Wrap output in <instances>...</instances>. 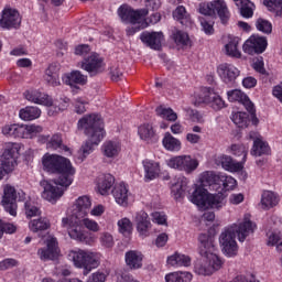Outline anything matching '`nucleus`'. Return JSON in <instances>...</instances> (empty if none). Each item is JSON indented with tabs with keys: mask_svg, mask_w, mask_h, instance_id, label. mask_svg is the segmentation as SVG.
I'll use <instances>...</instances> for the list:
<instances>
[{
	"mask_svg": "<svg viewBox=\"0 0 282 282\" xmlns=\"http://www.w3.org/2000/svg\"><path fill=\"white\" fill-rule=\"evenodd\" d=\"M167 263L169 265H184L185 268H188V265H191V257L182 253H174L167 258Z\"/></svg>",
	"mask_w": 282,
	"mask_h": 282,
	"instance_id": "nucleus-43",
	"label": "nucleus"
},
{
	"mask_svg": "<svg viewBox=\"0 0 282 282\" xmlns=\"http://www.w3.org/2000/svg\"><path fill=\"white\" fill-rule=\"evenodd\" d=\"M220 164L225 171H230L231 173H237V171H241L243 169V163L236 162L228 155H223L220 158Z\"/></svg>",
	"mask_w": 282,
	"mask_h": 282,
	"instance_id": "nucleus-36",
	"label": "nucleus"
},
{
	"mask_svg": "<svg viewBox=\"0 0 282 282\" xmlns=\"http://www.w3.org/2000/svg\"><path fill=\"white\" fill-rule=\"evenodd\" d=\"M166 282H191L193 281V273L188 271L172 272L165 275Z\"/></svg>",
	"mask_w": 282,
	"mask_h": 282,
	"instance_id": "nucleus-38",
	"label": "nucleus"
},
{
	"mask_svg": "<svg viewBox=\"0 0 282 282\" xmlns=\"http://www.w3.org/2000/svg\"><path fill=\"white\" fill-rule=\"evenodd\" d=\"M268 47V40L263 36L252 35L243 44L242 50L245 54L254 56V54H263Z\"/></svg>",
	"mask_w": 282,
	"mask_h": 282,
	"instance_id": "nucleus-15",
	"label": "nucleus"
},
{
	"mask_svg": "<svg viewBox=\"0 0 282 282\" xmlns=\"http://www.w3.org/2000/svg\"><path fill=\"white\" fill-rule=\"evenodd\" d=\"M75 268H82L84 276H87L91 270H96L100 265V253L78 250L72 251L69 254Z\"/></svg>",
	"mask_w": 282,
	"mask_h": 282,
	"instance_id": "nucleus-6",
	"label": "nucleus"
},
{
	"mask_svg": "<svg viewBox=\"0 0 282 282\" xmlns=\"http://www.w3.org/2000/svg\"><path fill=\"white\" fill-rule=\"evenodd\" d=\"M3 135L9 138H24L25 139V124H7L2 128Z\"/></svg>",
	"mask_w": 282,
	"mask_h": 282,
	"instance_id": "nucleus-28",
	"label": "nucleus"
},
{
	"mask_svg": "<svg viewBox=\"0 0 282 282\" xmlns=\"http://www.w3.org/2000/svg\"><path fill=\"white\" fill-rule=\"evenodd\" d=\"M199 102L204 105H209L214 111H219L226 107V102L217 93L213 91L210 88H205L199 95Z\"/></svg>",
	"mask_w": 282,
	"mask_h": 282,
	"instance_id": "nucleus-16",
	"label": "nucleus"
},
{
	"mask_svg": "<svg viewBox=\"0 0 282 282\" xmlns=\"http://www.w3.org/2000/svg\"><path fill=\"white\" fill-rule=\"evenodd\" d=\"M44 142H47V149H53L54 151H69V148L67 145L63 144V138L61 134H54L51 139L50 135L44 137Z\"/></svg>",
	"mask_w": 282,
	"mask_h": 282,
	"instance_id": "nucleus-37",
	"label": "nucleus"
},
{
	"mask_svg": "<svg viewBox=\"0 0 282 282\" xmlns=\"http://www.w3.org/2000/svg\"><path fill=\"white\" fill-rule=\"evenodd\" d=\"M76 219H79L82 223V226L86 228L87 230H90V232H99L100 231V225L96 223V220L85 217H77Z\"/></svg>",
	"mask_w": 282,
	"mask_h": 282,
	"instance_id": "nucleus-54",
	"label": "nucleus"
},
{
	"mask_svg": "<svg viewBox=\"0 0 282 282\" xmlns=\"http://www.w3.org/2000/svg\"><path fill=\"white\" fill-rule=\"evenodd\" d=\"M138 133L141 138V140H144V142H148V144H155L160 138L155 133V130L153 129V126L145 123L139 127Z\"/></svg>",
	"mask_w": 282,
	"mask_h": 282,
	"instance_id": "nucleus-25",
	"label": "nucleus"
},
{
	"mask_svg": "<svg viewBox=\"0 0 282 282\" xmlns=\"http://www.w3.org/2000/svg\"><path fill=\"white\" fill-rule=\"evenodd\" d=\"M221 174H217L213 171L204 172L200 175V186L206 188V186H219Z\"/></svg>",
	"mask_w": 282,
	"mask_h": 282,
	"instance_id": "nucleus-30",
	"label": "nucleus"
},
{
	"mask_svg": "<svg viewBox=\"0 0 282 282\" xmlns=\"http://www.w3.org/2000/svg\"><path fill=\"white\" fill-rule=\"evenodd\" d=\"M188 184V181L186 177H178L177 182L172 184L171 187V194L174 199H182L184 198V193L186 191V186Z\"/></svg>",
	"mask_w": 282,
	"mask_h": 282,
	"instance_id": "nucleus-32",
	"label": "nucleus"
},
{
	"mask_svg": "<svg viewBox=\"0 0 282 282\" xmlns=\"http://www.w3.org/2000/svg\"><path fill=\"white\" fill-rule=\"evenodd\" d=\"M116 184V178L111 174L104 175L98 182V191L100 195H109L111 188Z\"/></svg>",
	"mask_w": 282,
	"mask_h": 282,
	"instance_id": "nucleus-34",
	"label": "nucleus"
},
{
	"mask_svg": "<svg viewBox=\"0 0 282 282\" xmlns=\"http://www.w3.org/2000/svg\"><path fill=\"white\" fill-rule=\"evenodd\" d=\"M19 116L21 120H36V118H41V109H39V107L28 106L20 110Z\"/></svg>",
	"mask_w": 282,
	"mask_h": 282,
	"instance_id": "nucleus-41",
	"label": "nucleus"
},
{
	"mask_svg": "<svg viewBox=\"0 0 282 282\" xmlns=\"http://www.w3.org/2000/svg\"><path fill=\"white\" fill-rule=\"evenodd\" d=\"M78 128L85 129V133L88 140L80 147L78 151V159L85 160L87 155L94 153V147H98L105 138V124L102 122V117L99 115H88L79 119Z\"/></svg>",
	"mask_w": 282,
	"mask_h": 282,
	"instance_id": "nucleus-3",
	"label": "nucleus"
},
{
	"mask_svg": "<svg viewBox=\"0 0 282 282\" xmlns=\"http://www.w3.org/2000/svg\"><path fill=\"white\" fill-rule=\"evenodd\" d=\"M31 232H40L50 228V220L47 218H37L29 223Z\"/></svg>",
	"mask_w": 282,
	"mask_h": 282,
	"instance_id": "nucleus-47",
	"label": "nucleus"
},
{
	"mask_svg": "<svg viewBox=\"0 0 282 282\" xmlns=\"http://www.w3.org/2000/svg\"><path fill=\"white\" fill-rule=\"evenodd\" d=\"M217 74L220 76L221 80L226 84L235 83L237 80L240 72L239 68L235 67L232 64L223 63L217 67Z\"/></svg>",
	"mask_w": 282,
	"mask_h": 282,
	"instance_id": "nucleus-20",
	"label": "nucleus"
},
{
	"mask_svg": "<svg viewBox=\"0 0 282 282\" xmlns=\"http://www.w3.org/2000/svg\"><path fill=\"white\" fill-rule=\"evenodd\" d=\"M232 122L235 123L236 127H238L239 129H246V127H248V113L246 112H235L231 117Z\"/></svg>",
	"mask_w": 282,
	"mask_h": 282,
	"instance_id": "nucleus-49",
	"label": "nucleus"
},
{
	"mask_svg": "<svg viewBox=\"0 0 282 282\" xmlns=\"http://www.w3.org/2000/svg\"><path fill=\"white\" fill-rule=\"evenodd\" d=\"M227 97L229 102H241L245 109L251 116L252 124H259V118H257V110L254 109V104L248 98V95L243 94L241 90H230L227 93Z\"/></svg>",
	"mask_w": 282,
	"mask_h": 282,
	"instance_id": "nucleus-10",
	"label": "nucleus"
},
{
	"mask_svg": "<svg viewBox=\"0 0 282 282\" xmlns=\"http://www.w3.org/2000/svg\"><path fill=\"white\" fill-rule=\"evenodd\" d=\"M263 4L268 8L269 12H273L275 17H282V0H264Z\"/></svg>",
	"mask_w": 282,
	"mask_h": 282,
	"instance_id": "nucleus-51",
	"label": "nucleus"
},
{
	"mask_svg": "<svg viewBox=\"0 0 282 282\" xmlns=\"http://www.w3.org/2000/svg\"><path fill=\"white\" fill-rule=\"evenodd\" d=\"M261 204L264 210H270L279 204V197L273 192L265 191L262 193Z\"/></svg>",
	"mask_w": 282,
	"mask_h": 282,
	"instance_id": "nucleus-39",
	"label": "nucleus"
},
{
	"mask_svg": "<svg viewBox=\"0 0 282 282\" xmlns=\"http://www.w3.org/2000/svg\"><path fill=\"white\" fill-rule=\"evenodd\" d=\"M118 228H119V232H121V235H124V237L131 235V232H133V224L131 223V220L129 218H122L118 221Z\"/></svg>",
	"mask_w": 282,
	"mask_h": 282,
	"instance_id": "nucleus-53",
	"label": "nucleus"
},
{
	"mask_svg": "<svg viewBox=\"0 0 282 282\" xmlns=\"http://www.w3.org/2000/svg\"><path fill=\"white\" fill-rule=\"evenodd\" d=\"M189 118L192 122H197L198 124H204V122H206L204 119V113L199 112L198 110H191Z\"/></svg>",
	"mask_w": 282,
	"mask_h": 282,
	"instance_id": "nucleus-64",
	"label": "nucleus"
},
{
	"mask_svg": "<svg viewBox=\"0 0 282 282\" xmlns=\"http://www.w3.org/2000/svg\"><path fill=\"white\" fill-rule=\"evenodd\" d=\"M220 184L225 191H232L237 187V180H235L232 176L220 174Z\"/></svg>",
	"mask_w": 282,
	"mask_h": 282,
	"instance_id": "nucleus-59",
	"label": "nucleus"
},
{
	"mask_svg": "<svg viewBox=\"0 0 282 282\" xmlns=\"http://www.w3.org/2000/svg\"><path fill=\"white\" fill-rule=\"evenodd\" d=\"M209 196L210 194L208 193V189L204 188L200 185L196 187V189L193 192L191 196V202L196 206H198L199 208H206Z\"/></svg>",
	"mask_w": 282,
	"mask_h": 282,
	"instance_id": "nucleus-22",
	"label": "nucleus"
},
{
	"mask_svg": "<svg viewBox=\"0 0 282 282\" xmlns=\"http://www.w3.org/2000/svg\"><path fill=\"white\" fill-rule=\"evenodd\" d=\"M1 28L10 30V28H19L21 25V15L14 9H4L0 19Z\"/></svg>",
	"mask_w": 282,
	"mask_h": 282,
	"instance_id": "nucleus-18",
	"label": "nucleus"
},
{
	"mask_svg": "<svg viewBox=\"0 0 282 282\" xmlns=\"http://www.w3.org/2000/svg\"><path fill=\"white\" fill-rule=\"evenodd\" d=\"M120 151H122V147L118 141H105L101 147L102 155L110 160H115V158H118V155H120Z\"/></svg>",
	"mask_w": 282,
	"mask_h": 282,
	"instance_id": "nucleus-24",
	"label": "nucleus"
},
{
	"mask_svg": "<svg viewBox=\"0 0 282 282\" xmlns=\"http://www.w3.org/2000/svg\"><path fill=\"white\" fill-rule=\"evenodd\" d=\"M226 206V197L221 194H209L206 208H224Z\"/></svg>",
	"mask_w": 282,
	"mask_h": 282,
	"instance_id": "nucleus-44",
	"label": "nucleus"
},
{
	"mask_svg": "<svg viewBox=\"0 0 282 282\" xmlns=\"http://www.w3.org/2000/svg\"><path fill=\"white\" fill-rule=\"evenodd\" d=\"M24 213L28 219H32V217H41V208L34 204V202L26 200L24 203Z\"/></svg>",
	"mask_w": 282,
	"mask_h": 282,
	"instance_id": "nucleus-50",
	"label": "nucleus"
},
{
	"mask_svg": "<svg viewBox=\"0 0 282 282\" xmlns=\"http://www.w3.org/2000/svg\"><path fill=\"white\" fill-rule=\"evenodd\" d=\"M194 270L196 274H200L202 276H210V274H213V268H210L206 258H204V260H197Z\"/></svg>",
	"mask_w": 282,
	"mask_h": 282,
	"instance_id": "nucleus-45",
	"label": "nucleus"
},
{
	"mask_svg": "<svg viewBox=\"0 0 282 282\" xmlns=\"http://www.w3.org/2000/svg\"><path fill=\"white\" fill-rule=\"evenodd\" d=\"M79 66L87 72L89 76H98L105 72V59L98 53H90L79 63Z\"/></svg>",
	"mask_w": 282,
	"mask_h": 282,
	"instance_id": "nucleus-9",
	"label": "nucleus"
},
{
	"mask_svg": "<svg viewBox=\"0 0 282 282\" xmlns=\"http://www.w3.org/2000/svg\"><path fill=\"white\" fill-rule=\"evenodd\" d=\"M227 56L231 58H241V52L239 51V37H231L225 45Z\"/></svg>",
	"mask_w": 282,
	"mask_h": 282,
	"instance_id": "nucleus-40",
	"label": "nucleus"
},
{
	"mask_svg": "<svg viewBox=\"0 0 282 282\" xmlns=\"http://www.w3.org/2000/svg\"><path fill=\"white\" fill-rule=\"evenodd\" d=\"M46 247L37 250V256L41 261H56L61 249H58V240L54 236H48L45 240Z\"/></svg>",
	"mask_w": 282,
	"mask_h": 282,
	"instance_id": "nucleus-12",
	"label": "nucleus"
},
{
	"mask_svg": "<svg viewBox=\"0 0 282 282\" xmlns=\"http://www.w3.org/2000/svg\"><path fill=\"white\" fill-rule=\"evenodd\" d=\"M143 169L145 171V182H151V180H155L160 175V163L145 160L143 161Z\"/></svg>",
	"mask_w": 282,
	"mask_h": 282,
	"instance_id": "nucleus-31",
	"label": "nucleus"
},
{
	"mask_svg": "<svg viewBox=\"0 0 282 282\" xmlns=\"http://www.w3.org/2000/svg\"><path fill=\"white\" fill-rule=\"evenodd\" d=\"M147 22L139 21L137 24H132V26H128L126 29L127 36H133L137 32H140V30H144L147 28Z\"/></svg>",
	"mask_w": 282,
	"mask_h": 282,
	"instance_id": "nucleus-60",
	"label": "nucleus"
},
{
	"mask_svg": "<svg viewBox=\"0 0 282 282\" xmlns=\"http://www.w3.org/2000/svg\"><path fill=\"white\" fill-rule=\"evenodd\" d=\"M231 152L234 155H237L238 158L242 156V160L240 161V163L242 165L246 164V160H248V148H246V145L232 144Z\"/></svg>",
	"mask_w": 282,
	"mask_h": 282,
	"instance_id": "nucleus-55",
	"label": "nucleus"
},
{
	"mask_svg": "<svg viewBox=\"0 0 282 282\" xmlns=\"http://www.w3.org/2000/svg\"><path fill=\"white\" fill-rule=\"evenodd\" d=\"M99 243L102 248H112L116 245L113 240V235L109 231H102L99 234Z\"/></svg>",
	"mask_w": 282,
	"mask_h": 282,
	"instance_id": "nucleus-56",
	"label": "nucleus"
},
{
	"mask_svg": "<svg viewBox=\"0 0 282 282\" xmlns=\"http://www.w3.org/2000/svg\"><path fill=\"white\" fill-rule=\"evenodd\" d=\"M17 199L23 202L25 199V193L19 192L17 196V189L10 185L4 187V194L2 197V206L9 215L17 217Z\"/></svg>",
	"mask_w": 282,
	"mask_h": 282,
	"instance_id": "nucleus-8",
	"label": "nucleus"
},
{
	"mask_svg": "<svg viewBox=\"0 0 282 282\" xmlns=\"http://www.w3.org/2000/svg\"><path fill=\"white\" fill-rule=\"evenodd\" d=\"M199 14L210 17L212 19H220L223 25L230 21V10L225 0H213L210 2H203L198 7Z\"/></svg>",
	"mask_w": 282,
	"mask_h": 282,
	"instance_id": "nucleus-5",
	"label": "nucleus"
},
{
	"mask_svg": "<svg viewBox=\"0 0 282 282\" xmlns=\"http://www.w3.org/2000/svg\"><path fill=\"white\" fill-rule=\"evenodd\" d=\"M19 143H7L2 154L0 155V180H3L8 173L14 171L17 160H19Z\"/></svg>",
	"mask_w": 282,
	"mask_h": 282,
	"instance_id": "nucleus-7",
	"label": "nucleus"
},
{
	"mask_svg": "<svg viewBox=\"0 0 282 282\" xmlns=\"http://www.w3.org/2000/svg\"><path fill=\"white\" fill-rule=\"evenodd\" d=\"M156 116L163 118V120H167L169 122H175L177 120V113L173 111L172 108H166L164 106H159L155 109Z\"/></svg>",
	"mask_w": 282,
	"mask_h": 282,
	"instance_id": "nucleus-48",
	"label": "nucleus"
},
{
	"mask_svg": "<svg viewBox=\"0 0 282 282\" xmlns=\"http://www.w3.org/2000/svg\"><path fill=\"white\" fill-rule=\"evenodd\" d=\"M251 155H256V156L270 155V145H268V143H265L261 139H256L253 141Z\"/></svg>",
	"mask_w": 282,
	"mask_h": 282,
	"instance_id": "nucleus-42",
	"label": "nucleus"
},
{
	"mask_svg": "<svg viewBox=\"0 0 282 282\" xmlns=\"http://www.w3.org/2000/svg\"><path fill=\"white\" fill-rule=\"evenodd\" d=\"M176 45L181 47H188L191 45V37H188V33L184 31H176L173 36Z\"/></svg>",
	"mask_w": 282,
	"mask_h": 282,
	"instance_id": "nucleus-52",
	"label": "nucleus"
},
{
	"mask_svg": "<svg viewBox=\"0 0 282 282\" xmlns=\"http://www.w3.org/2000/svg\"><path fill=\"white\" fill-rule=\"evenodd\" d=\"M42 166L46 173L58 175L53 182L45 180L40 182V186L43 187V199L51 202V204H56V200L63 197L65 188L72 186L74 175H76V169H74L69 159L50 153L43 155Z\"/></svg>",
	"mask_w": 282,
	"mask_h": 282,
	"instance_id": "nucleus-1",
	"label": "nucleus"
},
{
	"mask_svg": "<svg viewBox=\"0 0 282 282\" xmlns=\"http://www.w3.org/2000/svg\"><path fill=\"white\" fill-rule=\"evenodd\" d=\"M163 147L167 151H180L182 149V142H180L176 138L171 135L170 132L165 133V137L163 138Z\"/></svg>",
	"mask_w": 282,
	"mask_h": 282,
	"instance_id": "nucleus-46",
	"label": "nucleus"
},
{
	"mask_svg": "<svg viewBox=\"0 0 282 282\" xmlns=\"http://www.w3.org/2000/svg\"><path fill=\"white\" fill-rule=\"evenodd\" d=\"M267 237H268V241H267V246H276V243H279L282 239V234H276L274 231H269L267 232Z\"/></svg>",
	"mask_w": 282,
	"mask_h": 282,
	"instance_id": "nucleus-62",
	"label": "nucleus"
},
{
	"mask_svg": "<svg viewBox=\"0 0 282 282\" xmlns=\"http://www.w3.org/2000/svg\"><path fill=\"white\" fill-rule=\"evenodd\" d=\"M135 221L138 232L147 237V232H149V228H151L149 214H147V212H139L135 216Z\"/></svg>",
	"mask_w": 282,
	"mask_h": 282,
	"instance_id": "nucleus-29",
	"label": "nucleus"
},
{
	"mask_svg": "<svg viewBox=\"0 0 282 282\" xmlns=\"http://www.w3.org/2000/svg\"><path fill=\"white\" fill-rule=\"evenodd\" d=\"M140 40L144 45L151 50L160 51L162 50V41H164V33L162 32H149L145 31L141 33Z\"/></svg>",
	"mask_w": 282,
	"mask_h": 282,
	"instance_id": "nucleus-19",
	"label": "nucleus"
},
{
	"mask_svg": "<svg viewBox=\"0 0 282 282\" xmlns=\"http://www.w3.org/2000/svg\"><path fill=\"white\" fill-rule=\"evenodd\" d=\"M167 165L170 169H176L177 171H185V173H193L199 166L197 160L189 155L175 156L169 160Z\"/></svg>",
	"mask_w": 282,
	"mask_h": 282,
	"instance_id": "nucleus-14",
	"label": "nucleus"
},
{
	"mask_svg": "<svg viewBox=\"0 0 282 282\" xmlns=\"http://www.w3.org/2000/svg\"><path fill=\"white\" fill-rule=\"evenodd\" d=\"M149 14V9H138L133 10L131 7L123 4L118 9V15L123 23H130L131 25H137Z\"/></svg>",
	"mask_w": 282,
	"mask_h": 282,
	"instance_id": "nucleus-11",
	"label": "nucleus"
},
{
	"mask_svg": "<svg viewBox=\"0 0 282 282\" xmlns=\"http://www.w3.org/2000/svg\"><path fill=\"white\" fill-rule=\"evenodd\" d=\"M256 230L257 224L251 221L250 214H245L242 221L234 224L220 235L219 243L224 254L226 257H237L239 247L237 246V240H235L236 237H238V241L243 243L250 235H254Z\"/></svg>",
	"mask_w": 282,
	"mask_h": 282,
	"instance_id": "nucleus-2",
	"label": "nucleus"
},
{
	"mask_svg": "<svg viewBox=\"0 0 282 282\" xmlns=\"http://www.w3.org/2000/svg\"><path fill=\"white\" fill-rule=\"evenodd\" d=\"M62 80L64 85L72 87L73 91H78V89H80L78 85H87V76L80 73V70H73L64 74Z\"/></svg>",
	"mask_w": 282,
	"mask_h": 282,
	"instance_id": "nucleus-17",
	"label": "nucleus"
},
{
	"mask_svg": "<svg viewBox=\"0 0 282 282\" xmlns=\"http://www.w3.org/2000/svg\"><path fill=\"white\" fill-rule=\"evenodd\" d=\"M256 28L262 34H272V23L263 18L256 21Z\"/></svg>",
	"mask_w": 282,
	"mask_h": 282,
	"instance_id": "nucleus-58",
	"label": "nucleus"
},
{
	"mask_svg": "<svg viewBox=\"0 0 282 282\" xmlns=\"http://www.w3.org/2000/svg\"><path fill=\"white\" fill-rule=\"evenodd\" d=\"M112 195L119 204V206H128L129 204V188L124 183H119L115 185L112 189Z\"/></svg>",
	"mask_w": 282,
	"mask_h": 282,
	"instance_id": "nucleus-23",
	"label": "nucleus"
},
{
	"mask_svg": "<svg viewBox=\"0 0 282 282\" xmlns=\"http://www.w3.org/2000/svg\"><path fill=\"white\" fill-rule=\"evenodd\" d=\"M62 226L68 228L70 239H75L76 241H85V239H87L85 231H83V223H80V219L76 218V216L63 218Z\"/></svg>",
	"mask_w": 282,
	"mask_h": 282,
	"instance_id": "nucleus-13",
	"label": "nucleus"
},
{
	"mask_svg": "<svg viewBox=\"0 0 282 282\" xmlns=\"http://www.w3.org/2000/svg\"><path fill=\"white\" fill-rule=\"evenodd\" d=\"M142 252L131 250L126 252V263L131 270H140L142 268Z\"/></svg>",
	"mask_w": 282,
	"mask_h": 282,
	"instance_id": "nucleus-27",
	"label": "nucleus"
},
{
	"mask_svg": "<svg viewBox=\"0 0 282 282\" xmlns=\"http://www.w3.org/2000/svg\"><path fill=\"white\" fill-rule=\"evenodd\" d=\"M198 19L200 21V25H202L203 31L205 32V34H213V32H215V29L213 28V24L215 22H213L210 20H207L204 17H199Z\"/></svg>",
	"mask_w": 282,
	"mask_h": 282,
	"instance_id": "nucleus-61",
	"label": "nucleus"
},
{
	"mask_svg": "<svg viewBox=\"0 0 282 282\" xmlns=\"http://www.w3.org/2000/svg\"><path fill=\"white\" fill-rule=\"evenodd\" d=\"M234 2L236 3L243 19H252L254 14V10L252 8H254V3H252L250 0H234Z\"/></svg>",
	"mask_w": 282,
	"mask_h": 282,
	"instance_id": "nucleus-33",
	"label": "nucleus"
},
{
	"mask_svg": "<svg viewBox=\"0 0 282 282\" xmlns=\"http://www.w3.org/2000/svg\"><path fill=\"white\" fill-rule=\"evenodd\" d=\"M19 265V261L12 259V258H7L2 261H0V270H10V268H17Z\"/></svg>",
	"mask_w": 282,
	"mask_h": 282,
	"instance_id": "nucleus-63",
	"label": "nucleus"
},
{
	"mask_svg": "<svg viewBox=\"0 0 282 282\" xmlns=\"http://www.w3.org/2000/svg\"><path fill=\"white\" fill-rule=\"evenodd\" d=\"M24 139H32L43 132V127L36 124H24Z\"/></svg>",
	"mask_w": 282,
	"mask_h": 282,
	"instance_id": "nucleus-57",
	"label": "nucleus"
},
{
	"mask_svg": "<svg viewBox=\"0 0 282 282\" xmlns=\"http://www.w3.org/2000/svg\"><path fill=\"white\" fill-rule=\"evenodd\" d=\"M173 19H175V21H178V23H181V25H184L185 28H188L192 23L191 14L186 12V8H184V6H178L173 11Z\"/></svg>",
	"mask_w": 282,
	"mask_h": 282,
	"instance_id": "nucleus-35",
	"label": "nucleus"
},
{
	"mask_svg": "<svg viewBox=\"0 0 282 282\" xmlns=\"http://www.w3.org/2000/svg\"><path fill=\"white\" fill-rule=\"evenodd\" d=\"M198 251L203 259H206L209 263V268H212V274L217 272V270H221V265H224V261L215 253L217 248L215 247V237L210 234H200L198 236Z\"/></svg>",
	"mask_w": 282,
	"mask_h": 282,
	"instance_id": "nucleus-4",
	"label": "nucleus"
},
{
	"mask_svg": "<svg viewBox=\"0 0 282 282\" xmlns=\"http://www.w3.org/2000/svg\"><path fill=\"white\" fill-rule=\"evenodd\" d=\"M76 212L75 217H87L89 215V209L91 208V199L89 196H80L75 203Z\"/></svg>",
	"mask_w": 282,
	"mask_h": 282,
	"instance_id": "nucleus-26",
	"label": "nucleus"
},
{
	"mask_svg": "<svg viewBox=\"0 0 282 282\" xmlns=\"http://www.w3.org/2000/svg\"><path fill=\"white\" fill-rule=\"evenodd\" d=\"M24 97L26 100L34 102L35 105H44L45 107H52L53 105L52 97L39 90L25 91Z\"/></svg>",
	"mask_w": 282,
	"mask_h": 282,
	"instance_id": "nucleus-21",
	"label": "nucleus"
}]
</instances>
